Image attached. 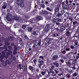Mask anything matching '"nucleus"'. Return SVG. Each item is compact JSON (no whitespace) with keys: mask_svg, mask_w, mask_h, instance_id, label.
Here are the masks:
<instances>
[{"mask_svg":"<svg viewBox=\"0 0 79 79\" xmlns=\"http://www.w3.org/2000/svg\"><path fill=\"white\" fill-rule=\"evenodd\" d=\"M16 60V58L14 56L13 57L12 59L11 60V61L10 62V61L9 60H7L6 61V63H7V64H10L11 63H15V62H16V60Z\"/></svg>","mask_w":79,"mask_h":79,"instance_id":"obj_1","label":"nucleus"},{"mask_svg":"<svg viewBox=\"0 0 79 79\" xmlns=\"http://www.w3.org/2000/svg\"><path fill=\"white\" fill-rule=\"evenodd\" d=\"M12 17V15L10 13H8L7 14V15L6 17V18L8 21H12V19H11V18Z\"/></svg>","mask_w":79,"mask_h":79,"instance_id":"obj_2","label":"nucleus"},{"mask_svg":"<svg viewBox=\"0 0 79 79\" xmlns=\"http://www.w3.org/2000/svg\"><path fill=\"white\" fill-rule=\"evenodd\" d=\"M63 26L65 28L69 27L70 26V23H66V22L64 21L62 23Z\"/></svg>","mask_w":79,"mask_h":79,"instance_id":"obj_3","label":"nucleus"},{"mask_svg":"<svg viewBox=\"0 0 79 79\" xmlns=\"http://www.w3.org/2000/svg\"><path fill=\"white\" fill-rule=\"evenodd\" d=\"M50 24H47L46 25L45 28L44 29V31L45 32H48L50 29Z\"/></svg>","mask_w":79,"mask_h":79,"instance_id":"obj_4","label":"nucleus"},{"mask_svg":"<svg viewBox=\"0 0 79 79\" xmlns=\"http://www.w3.org/2000/svg\"><path fill=\"white\" fill-rule=\"evenodd\" d=\"M60 6L59 5H58L57 6L56 8H55V13H57L58 12H59V10L60 9Z\"/></svg>","mask_w":79,"mask_h":79,"instance_id":"obj_5","label":"nucleus"},{"mask_svg":"<svg viewBox=\"0 0 79 79\" xmlns=\"http://www.w3.org/2000/svg\"><path fill=\"white\" fill-rule=\"evenodd\" d=\"M53 21L55 23H56L57 22H61V20L60 19L57 18L56 19H54Z\"/></svg>","mask_w":79,"mask_h":79,"instance_id":"obj_6","label":"nucleus"},{"mask_svg":"<svg viewBox=\"0 0 79 79\" xmlns=\"http://www.w3.org/2000/svg\"><path fill=\"white\" fill-rule=\"evenodd\" d=\"M66 4L67 5H68V4H69L68 1V0H65V1H64L63 2H62V6L66 5Z\"/></svg>","mask_w":79,"mask_h":79,"instance_id":"obj_7","label":"nucleus"},{"mask_svg":"<svg viewBox=\"0 0 79 79\" xmlns=\"http://www.w3.org/2000/svg\"><path fill=\"white\" fill-rule=\"evenodd\" d=\"M12 53V52L10 50H9L8 51V52H7L6 54L7 55H6L5 56L6 58H7L8 57V56L10 55V54H11Z\"/></svg>","mask_w":79,"mask_h":79,"instance_id":"obj_8","label":"nucleus"},{"mask_svg":"<svg viewBox=\"0 0 79 79\" xmlns=\"http://www.w3.org/2000/svg\"><path fill=\"white\" fill-rule=\"evenodd\" d=\"M54 14L55 15L57 16V17H58L59 18H60V17H61V16H62L61 15V14L59 12L54 13Z\"/></svg>","mask_w":79,"mask_h":79,"instance_id":"obj_9","label":"nucleus"},{"mask_svg":"<svg viewBox=\"0 0 79 79\" xmlns=\"http://www.w3.org/2000/svg\"><path fill=\"white\" fill-rule=\"evenodd\" d=\"M53 64L55 66H56V68H59V67H60V64H59V63L57 62H53Z\"/></svg>","mask_w":79,"mask_h":79,"instance_id":"obj_10","label":"nucleus"},{"mask_svg":"<svg viewBox=\"0 0 79 79\" xmlns=\"http://www.w3.org/2000/svg\"><path fill=\"white\" fill-rule=\"evenodd\" d=\"M62 6L63 10H68V5L66 4L65 5L63 6Z\"/></svg>","mask_w":79,"mask_h":79,"instance_id":"obj_11","label":"nucleus"},{"mask_svg":"<svg viewBox=\"0 0 79 79\" xmlns=\"http://www.w3.org/2000/svg\"><path fill=\"white\" fill-rule=\"evenodd\" d=\"M30 21L31 23H36V19H35V18L34 19H30Z\"/></svg>","mask_w":79,"mask_h":79,"instance_id":"obj_12","label":"nucleus"},{"mask_svg":"<svg viewBox=\"0 0 79 79\" xmlns=\"http://www.w3.org/2000/svg\"><path fill=\"white\" fill-rule=\"evenodd\" d=\"M58 58V55H55L53 56L52 60H56Z\"/></svg>","mask_w":79,"mask_h":79,"instance_id":"obj_13","label":"nucleus"},{"mask_svg":"<svg viewBox=\"0 0 79 79\" xmlns=\"http://www.w3.org/2000/svg\"><path fill=\"white\" fill-rule=\"evenodd\" d=\"M38 62L41 64H43L44 63V61L42 60H41L40 59H39L38 60Z\"/></svg>","mask_w":79,"mask_h":79,"instance_id":"obj_14","label":"nucleus"},{"mask_svg":"<svg viewBox=\"0 0 79 79\" xmlns=\"http://www.w3.org/2000/svg\"><path fill=\"white\" fill-rule=\"evenodd\" d=\"M13 19H15V20H19V17L18 16H15L13 17Z\"/></svg>","mask_w":79,"mask_h":79,"instance_id":"obj_15","label":"nucleus"},{"mask_svg":"<svg viewBox=\"0 0 79 79\" xmlns=\"http://www.w3.org/2000/svg\"><path fill=\"white\" fill-rule=\"evenodd\" d=\"M24 3V2H20L19 4H17L18 5H20V7H21L22 8H23V7H24V3Z\"/></svg>","mask_w":79,"mask_h":79,"instance_id":"obj_16","label":"nucleus"},{"mask_svg":"<svg viewBox=\"0 0 79 79\" xmlns=\"http://www.w3.org/2000/svg\"><path fill=\"white\" fill-rule=\"evenodd\" d=\"M35 19H36V21H40V20H41L42 19V17L41 16H38L37 18H35Z\"/></svg>","mask_w":79,"mask_h":79,"instance_id":"obj_17","label":"nucleus"},{"mask_svg":"<svg viewBox=\"0 0 79 79\" xmlns=\"http://www.w3.org/2000/svg\"><path fill=\"white\" fill-rule=\"evenodd\" d=\"M20 2H21L22 3H23V2H24V0H17L16 2L17 4L19 5L20 3Z\"/></svg>","mask_w":79,"mask_h":79,"instance_id":"obj_18","label":"nucleus"},{"mask_svg":"<svg viewBox=\"0 0 79 79\" xmlns=\"http://www.w3.org/2000/svg\"><path fill=\"white\" fill-rule=\"evenodd\" d=\"M46 9L47 10L49 11H50V12H53V9H51L49 7H47Z\"/></svg>","mask_w":79,"mask_h":79,"instance_id":"obj_19","label":"nucleus"},{"mask_svg":"<svg viewBox=\"0 0 79 79\" xmlns=\"http://www.w3.org/2000/svg\"><path fill=\"white\" fill-rule=\"evenodd\" d=\"M53 37H59L60 35L58 33H55L53 35Z\"/></svg>","mask_w":79,"mask_h":79,"instance_id":"obj_20","label":"nucleus"},{"mask_svg":"<svg viewBox=\"0 0 79 79\" xmlns=\"http://www.w3.org/2000/svg\"><path fill=\"white\" fill-rule=\"evenodd\" d=\"M42 13L44 15H48V11L47 10L43 11Z\"/></svg>","mask_w":79,"mask_h":79,"instance_id":"obj_21","label":"nucleus"},{"mask_svg":"<svg viewBox=\"0 0 79 79\" xmlns=\"http://www.w3.org/2000/svg\"><path fill=\"white\" fill-rule=\"evenodd\" d=\"M52 40L50 39L49 38H46L45 39V41L47 42L48 44H50L49 42H50Z\"/></svg>","mask_w":79,"mask_h":79,"instance_id":"obj_22","label":"nucleus"},{"mask_svg":"<svg viewBox=\"0 0 79 79\" xmlns=\"http://www.w3.org/2000/svg\"><path fill=\"white\" fill-rule=\"evenodd\" d=\"M6 50H4V51H2V53L3 54V55H5L6 54V52L8 51V49L6 48H5Z\"/></svg>","mask_w":79,"mask_h":79,"instance_id":"obj_23","label":"nucleus"},{"mask_svg":"<svg viewBox=\"0 0 79 79\" xmlns=\"http://www.w3.org/2000/svg\"><path fill=\"white\" fill-rule=\"evenodd\" d=\"M73 24L74 25H77L79 24V23L77 22V21H74L73 23Z\"/></svg>","mask_w":79,"mask_h":79,"instance_id":"obj_24","label":"nucleus"},{"mask_svg":"<svg viewBox=\"0 0 79 79\" xmlns=\"http://www.w3.org/2000/svg\"><path fill=\"white\" fill-rule=\"evenodd\" d=\"M14 26L16 28H18L20 27V25L18 23H16L14 25Z\"/></svg>","mask_w":79,"mask_h":79,"instance_id":"obj_25","label":"nucleus"},{"mask_svg":"<svg viewBox=\"0 0 79 79\" xmlns=\"http://www.w3.org/2000/svg\"><path fill=\"white\" fill-rule=\"evenodd\" d=\"M60 30L61 31H63L65 30V27L64 26L61 27H60Z\"/></svg>","mask_w":79,"mask_h":79,"instance_id":"obj_26","label":"nucleus"},{"mask_svg":"<svg viewBox=\"0 0 79 79\" xmlns=\"http://www.w3.org/2000/svg\"><path fill=\"white\" fill-rule=\"evenodd\" d=\"M66 63L67 64H69V66H71V65H72V64L71 63V62H70L68 61V60L66 61Z\"/></svg>","mask_w":79,"mask_h":79,"instance_id":"obj_27","label":"nucleus"},{"mask_svg":"<svg viewBox=\"0 0 79 79\" xmlns=\"http://www.w3.org/2000/svg\"><path fill=\"white\" fill-rule=\"evenodd\" d=\"M2 64L3 65V66H7V63L5 62H3L2 63Z\"/></svg>","mask_w":79,"mask_h":79,"instance_id":"obj_28","label":"nucleus"},{"mask_svg":"<svg viewBox=\"0 0 79 79\" xmlns=\"http://www.w3.org/2000/svg\"><path fill=\"white\" fill-rule=\"evenodd\" d=\"M27 67L26 66H24L23 68V71H26V70H27Z\"/></svg>","mask_w":79,"mask_h":79,"instance_id":"obj_29","label":"nucleus"},{"mask_svg":"<svg viewBox=\"0 0 79 79\" xmlns=\"http://www.w3.org/2000/svg\"><path fill=\"white\" fill-rule=\"evenodd\" d=\"M79 35H78V34L77 33H75V34L74 35V36L75 37H77V39H79Z\"/></svg>","mask_w":79,"mask_h":79,"instance_id":"obj_30","label":"nucleus"},{"mask_svg":"<svg viewBox=\"0 0 79 79\" xmlns=\"http://www.w3.org/2000/svg\"><path fill=\"white\" fill-rule=\"evenodd\" d=\"M28 30L29 32H31L32 30V28L31 27H29L28 28Z\"/></svg>","mask_w":79,"mask_h":79,"instance_id":"obj_31","label":"nucleus"},{"mask_svg":"<svg viewBox=\"0 0 79 79\" xmlns=\"http://www.w3.org/2000/svg\"><path fill=\"white\" fill-rule=\"evenodd\" d=\"M69 13H66L64 14V16L65 17H69Z\"/></svg>","mask_w":79,"mask_h":79,"instance_id":"obj_32","label":"nucleus"},{"mask_svg":"<svg viewBox=\"0 0 79 79\" xmlns=\"http://www.w3.org/2000/svg\"><path fill=\"white\" fill-rule=\"evenodd\" d=\"M21 10H22V7L21 6L18 7V10L20 12H21Z\"/></svg>","mask_w":79,"mask_h":79,"instance_id":"obj_33","label":"nucleus"},{"mask_svg":"<svg viewBox=\"0 0 79 79\" xmlns=\"http://www.w3.org/2000/svg\"><path fill=\"white\" fill-rule=\"evenodd\" d=\"M32 34L34 35H37V34L35 31H33L32 33Z\"/></svg>","mask_w":79,"mask_h":79,"instance_id":"obj_34","label":"nucleus"},{"mask_svg":"<svg viewBox=\"0 0 79 79\" xmlns=\"http://www.w3.org/2000/svg\"><path fill=\"white\" fill-rule=\"evenodd\" d=\"M27 27V25H23L22 27V28H23V29H26V28Z\"/></svg>","mask_w":79,"mask_h":79,"instance_id":"obj_35","label":"nucleus"},{"mask_svg":"<svg viewBox=\"0 0 79 79\" xmlns=\"http://www.w3.org/2000/svg\"><path fill=\"white\" fill-rule=\"evenodd\" d=\"M28 68L29 69L31 70V71L34 69V67H32V66H29Z\"/></svg>","mask_w":79,"mask_h":79,"instance_id":"obj_36","label":"nucleus"},{"mask_svg":"<svg viewBox=\"0 0 79 79\" xmlns=\"http://www.w3.org/2000/svg\"><path fill=\"white\" fill-rule=\"evenodd\" d=\"M13 37H9L8 38V40L10 41L13 40Z\"/></svg>","mask_w":79,"mask_h":79,"instance_id":"obj_37","label":"nucleus"},{"mask_svg":"<svg viewBox=\"0 0 79 79\" xmlns=\"http://www.w3.org/2000/svg\"><path fill=\"white\" fill-rule=\"evenodd\" d=\"M48 74H50V73H52V74H55V72H53V71L52 70L51 71L48 72Z\"/></svg>","mask_w":79,"mask_h":79,"instance_id":"obj_38","label":"nucleus"},{"mask_svg":"<svg viewBox=\"0 0 79 79\" xmlns=\"http://www.w3.org/2000/svg\"><path fill=\"white\" fill-rule=\"evenodd\" d=\"M69 20L71 21V22H73V17H70L69 19Z\"/></svg>","mask_w":79,"mask_h":79,"instance_id":"obj_39","label":"nucleus"},{"mask_svg":"<svg viewBox=\"0 0 79 79\" xmlns=\"http://www.w3.org/2000/svg\"><path fill=\"white\" fill-rule=\"evenodd\" d=\"M74 57V54H71L70 56H69V57L70 58H73Z\"/></svg>","mask_w":79,"mask_h":79,"instance_id":"obj_40","label":"nucleus"},{"mask_svg":"<svg viewBox=\"0 0 79 79\" xmlns=\"http://www.w3.org/2000/svg\"><path fill=\"white\" fill-rule=\"evenodd\" d=\"M42 76H44V75H45V73H46V71H42L41 72V73Z\"/></svg>","mask_w":79,"mask_h":79,"instance_id":"obj_41","label":"nucleus"},{"mask_svg":"<svg viewBox=\"0 0 79 79\" xmlns=\"http://www.w3.org/2000/svg\"><path fill=\"white\" fill-rule=\"evenodd\" d=\"M60 12H61L60 14L62 15H63L64 14V13L65 11H64V10H61Z\"/></svg>","mask_w":79,"mask_h":79,"instance_id":"obj_42","label":"nucleus"},{"mask_svg":"<svg viewBox=\"0 0 79 79\" xmlns=\"http://www.w3.org/2000/svg\"><path fill=\"white\" fill-rule=\"evenodd\" d=\"M45 3L46 6H49V3H48V2L47 1H45Z\"/></svg>","mask_w":79,"mask_h":79,"instance_id":"obj_43","label":"nucleus"},{"mask_svg":"<svg viewBox=\"0 0 79 79\" xmlns=\"http://www.w3.org/2000/svg\"><path fill=\"white\" fill-rule=\"evenodd\" d=\"M31 72L32 73H36V72H35V68L34 69H33L31 70Z\"/></svg>","mask_w":79,"mask_h":79,"instance_id":"obj_44","label":"nucleus"},{"mask_svg":"<svg viewBox=\"0 0 79 79\" xmlns=\"http://www.w3.org/2000/svg\"><path fill=\"white\" fill-rule=\"evenodd\" d=\"M35 72L36 73H39V69L37 68L35 69Z\"/></svg>","mask_w":79,"mask_h":79,"instance_id":"obj_45","label":"nucleus"},{"mask_svg":"<svg viewBox=\"0 0 79 79\" xmlns=\"http://www.w3.org/2000/svg\"><path fill=\"white\" fill-rule=\"evenodd\" d=\"M17 49H18V48H17V46L16 45L15 46L14 49V51H16V50H17Z\"/></svg>","mask_w":79,"mask_h":79,"instance_id":"obj_46","label":"nucleus"},{"mask_svg":"<svg viewBox=\"0 0 79 79\" xmlns=\"http://www.w3.org/2000/svg\"><path fill=\"white\" fill-rule=\"evenodd\" d=\"M8 48H9V49L10 50H12V49H13V48H12V47H11V46H8Z\"/></svg>","mask_w":79,"mask_h":79,"instance_id":"obj_47","label":"nucleus"},{"mask_svg":"<svg viewBox=\"0 0 79 79\" xmlns=\"http://www.w3.org/2000/svg\"><path fill=\"white\" fill-rule=\"evenodd\" d=\"M39 2L40 3H44V1L43 0H39Z\"/></svg>","mask_w":79,"mask_h":79,"instance_id":"obj_48","label":"nucleus"},{"mask_svg":"<svg viewBox=\"0 0 79 79\" xmlns=\"http://www.w3.org/2000/svg\"><path fill=\"white\" fill-rule=\"evenodd\" d=\"M65 50L68 52L70 51V48H67L65 49Z\"/></svg>","mask_w":79,"mask_h":79,"instance_id":"obj_49","label":"nucleus"},{"mask_svg":"<svg viewBox=\"0 0 79 79\" xmlns=\"http://www.w3.org/2000/svg\"><path fill=\"white\" fill-rule=\"evenodd\" d=\"M54 71H55L56 73H59V71L58 70V69H55Z\"/></svg>","mask_w":79,"mask_h":79,"instance_id":"obj_50","label":"nucleus"},{"mask_svg":"<svg viewBox=\"0 0 79 79\" xmlns=\"http://www.w3.org/2000/svg\"><path fill=\"white\" fill-rule=\"evenodd\" d=\"M56 26H60L61 24V23L59 22H57L56 23Z\"/></svg>","mask_w":79,"mask_h":79,"instance_id":"obj_51","label":"nucleus"},{"mask_svg":"<svg viewBox=\"0 0 79 79\" xmlns=\"http://www.w3.org/2000/svg\"><path fill=\"white\" fill-rule=\"evenodd\" d=\"M4 58V57H3V56L2 55L0 56V59L1 60V59H3Z\"/></svg>","mask_w":79,"mask_h":79,"instance_id":"obj_52","label":"nucleus"},{"mask_svg":"<svg viewBox=\"0 0 79 79\" xmlns=\"http://www.w3.org/2000/svg\"><path fill=\"white\" fill-rule=\"evenodd\" d=\"M6 8V6L5 5H4L2 7V8H3V9H5Z\"/></svg>","mask_w":79,"mask_h":79,"instance_id":"obj_53","label":"nucleus"},{"mask_svg":"<svg viewBox=\"0 0 79 79\" xmlns=\"http://www.w3.org/2000/svg\"><path fill=\"white\" fill-rule=\"evenodd\" d=\"M73 76L76 77L77 76V73L76 72L75 73L73 74Z\"/></svg>","mask_w":79,"mask_h":79,"instance_id":"obj_54","label":"nucleus"},{"mask_svg":"<svg viewBox=\"0 0 79 79\" xmlns=\"http://www.w3.org/2000/svg\"><path fill=\"white\" fill-rule=\"evenodd\" d=\"M70 48L71 49H74V46L72 45H71L70 46Z\"/></svg>","mask_w":79,"mask_h":79,"instance_id":"obj_55","label":"nucleus"},{"mask_svg":"<svg viewBox=\"0 0 79 79\" xmlns=\"http://www.w3.org/2000/svg\"><path fill=\"white\" fill-rule=\"evenodd\" d=\"M33 61H34V63H35V64H36V62H37V59H34L33 60Z\"/></svg>","mask_w":79,"mask_h":79,"instance_id":"obj_56","label":"nucleus"},{"mask_svg":"<svg viewBox=\"0 0 79 79\" xmlns=\"http://www.w3.org/2000/svg\"><path fill=\"white\" fill-rule=\"evenodd\" d=\"M52 7H54V4H51V6H50V7L51 8H52Z\"/></svg>","mask_w":79,"mask_h":79,"instance_id":"obj_57","label":"nucleus"},{"mask_svg":"<svg viewBox=\"0 0 79 79\" xmlns=\"http://www.w3.org/2000/svg\"><path fill=\"white\" fill-rule=\"evenodd\" d=\"M70 33L69 32V31H67L66 32V34H68L69 35L70 34Z\"/></svg>","mask_w":79,"mask_h":79,"instance_id":"obj_58","label":"nucleus"},{"mask_svg":"<svg viewBox=\"0 0 79 79\" xmlns=\"http://www.w3.org/2000/svg\"><path fill=\"white\" fill-rule=\"evenodd\" d=\"M60 61L61 62V63H64V60H63V59H61L60 60Z\"/></svg>","mask_w":79,"mask_h":79,"instance_id":"obj_59","label":"nucleus"},{"mask_svg":"<svg viewBox=\"0 0 79 79\" xmlns=\"http://www.w3.org/2000/svg\"><path fill=\"white\" fill-rule=\"evenodd\" d=\"M66 53V51H65V50H64L62 51L63 54H65V53Z\"/></svg>","mask_w":79,"mask_h":79,"instance_id":"obj_60","label":"nucleus"},{"mask_svg":"<svg viewBox=\"0 0 79 79\" xmlns=\"http://www.w3.org/2000/svg\"><path fill=\"white\" fill-rule=\"evenodd\" d=\"M4 48L5 47H1L0 48V49H1V50H3V49H4Z\"/></svg>","mask_w":79,"mask_h":79,"instance_id":"obj_61","label":"nucleus"},{"mask_svg":"<svg viewBox=\"0 0 79 79\" xmlns=\"http://www.w3.org/2000/svg\"><path fill=\"white\" fill-rule=\"evenodd\" d=\"M41 6L43 8H45V5H44V4H42Z\"/></svg>","mask_w":79,"mask_h":79,"instance_id":"obj_62","label":"nucleus"},{"mask_svg":"<svg viewBox=\"0 0 79 79\" xmlns=\"http://www.w3.org/2000/svg\"><path fill=\"white\" fill-rule=\"evenodd\" d=\"M40 58H41V59H42V60H44V56H40Z\"/></svg>","mask_w":79,"mask_h":79,"instance_id":"obj_63","label":"nucleus"},{"mask_svg":"<svg viewBox=\"0 0 79 79\" xmlns=\"http://www.w3.org/2000/svg\"><path fill=\"white\" fill-rule=\"evenodd\" d=\"M76 18H77V19H79V15H77L76 16Z\"/></svg>","mask_w":79,"mask_h":79,"instance_id":"obj_64","label":"nucleus"}]
</instances>
